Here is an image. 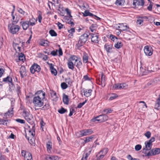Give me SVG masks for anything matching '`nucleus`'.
Wrapping results in <instances>:
<instances>
[{
  "instance_id": "nucleus-21",
  "label": "nucleus",
  "mask_w": 160,
  "mask_h": 160,
  "mask_svg": "<svg viewBox=\"0 0 160 160\" xmlns=\"http://www.w3.org/2000/svg\"><path fill=\"white\" fill-rule=\"evenodd\" d=\"M46 160H59V158L56 156L48 155L45 157Z\"/></svg>"
},
{
  "instance_id": "nucleus-26",
  "label": "nucleus",
  "mask_w": 160,
  "mask_h": 160,
  "mask_svg": "<svg viewBox=\"0 0 160 160\" xmlns=\"http://www.w3.org/2000/svg\"><path fill=\"white\" fill-rule=\"evenodd\" d=\"M50 68L52 74H53L54 76H56L57 74V72L55 68H54L53 65L52 64H50Z\"/></svg>"
},
{
  "instance_id": "nucleus-31",
  "label": "nucleus",
  "mask_w": 160,
  "mask_h": 160,
  "mask_svg": "<svg viewBox=\"0 0 160 160\" xmlns=\"http://www.w3.org/2000/svg\"><path fill=\"white\" fill-rule=\"evenodd\" d=\"M26 138L28 140L29 142L31 145H33L35 144L34 138H32V137L29 138L27 136H26Z\"/></svg>"
},
{
  "instance_id": "nucleus-34",
  "label": "nucleus",
  "mask_w": 160,
  "mask_h": 160,
  "mask_svg": "<svg viewBox=\"0 0 160 160\" xmlns=\"http://www.w3.org/2000/svg\"><path fill=\"white\" fill-rule=\"evenodd\" d=\"M82 14L83 15L84 17H86L87 16H90V17H93L94 15L92 13L90 12L88 10H86L84 11V12H82Z\"/></svg>"
},
{
  "instance_id": "nucleus-3",
  "label": "nucleus",
  "mask_w": 160,
  "mask_h": 160,
  "mask_svg": "<svg viewBox=\"0 0 160 160\" xmlns=\"http://www.w3.org/2000/svg\"><path fill=\"white\" fill-rule=\"evenodd\" d=\"M8 27L9 32L13 34H16L20 29V27L19 25L13 23L9 24Z\"/></svg>"
},
{
  "instance_id": "nucleus-35",
  "label": "nucleus",
  "mask_w": 160,
  "mask_h": 160,
  "mask_svg": "<svg viewBox=\"0 0 160 160\" xmlns=\"http://www.w3.org/2000/svg\"><path fill=\"white\" fill-rule=\"evenodd\" d=\"M100 79V82L102 85H103V86H105V77L104 74H102L101 77V78H99Z\"/></svg>"
},
{
  "instance_id": "nucleus-6",
  "label": "nucleus",
  "mask_w": 160,
  "mask_h": 160,
  "mask_svg": "<svg viewBox=\"0 0 160 160\" xmlns=\"http://www.w3.org/2000/svg\"><path fill=\"white\" fill-rule=\"evenodd\" d=\"M160 153V148H155L152 149L148 152H145L146 156H149L159 154Z\"/></svg>"
},
{
  "instance_id": "nucleus-9",
  "label": "nucleus",
  "mask_w": 160,
  "mask_h": 160,
  "mask_svg": "<svg viewBox=\"0 0 160 160\" xmlns=\"http://www.w3.org/2000/svg\"><path fill=\"white\" fill-rule=\"evenodd\" d=\"M13 108L12 106L8 112L4 113V117L3 118L6 119L12 117L13 115L14 111Z\"/></svg>"
},
{
  "instance_id": "nucleus-38",
  "label": "nucleus",
  "mask_w": 160,
  "mask_h": 160,
  "mask_svg": "<svg viewBox=\"0 0 160 160\" xmlns=\"http://www.w3.org/2000/svg\"><path fill=\"white\" fill-rule=\"evenodd\" d=\"M125 0H117L115 4L117 5L122 6L123 5Z\"/></svg>"
},
{
  "instance_id": "nucleus-32",
  "label": "nucleus",
  "mask_w": 160,
  "mask_h": 160,
  "mask_svg": "<svg viewBox=\"0 0 160 160\" xmlns=\"http://www.w3.org/2000/svg\"><path fill=\"white\" fill-rule=\"evenodd\" d=\"M51 97L52 100L53 101H56L58 99V97L56 94V93L53 91H52L51 93Z\"/></svg>"
},
{
  "instance_id": "nucleus-45",
  "label": "nucleus",
  "mask_w": 160,
  "mask_h": 160,
  "mask_svg": "<svg viewBox=\"0 0 160 160\" xmlns=\"http://www.w3.org/2000/svg\"><path fill=\"white\" fill-rule=\"evenodd\" d=\"M121 84H115L113 85V88L114 89L116 90L119 89H121V88L122 86H121Z\"/></svg>"
},
{
  "instance_id": "nucleus-10",
  "label": "nucleus",
  "mask_w": 160,
  "mask_h": 160,
  "mask_svg": "<svg viewBox=\"0 0 160 160\" xmlns=\"http://www.w3.org/2000/svg\"><path fill=\"white\" fill-rule=\"evenodd\" d=\"M144 51L147 56H150L153 53V49L150 46H145L144 48Z\"/></svg>"
},
{
  "instance_id": "nucleus-56",
  "label": "nucleus",
  "mask_w": 160,
  "mask_h": 160,
  "mask_svg": "<svg viewBox=\"0 0 160 160\" xmlns=\"http://www.w3.org/2000/svg\"><path fill=\"white\" fill-rule=\"evenodd\" d=\"M95 27V25L93 24H92L90 27L89 29L92 32H93L95 30V28H94Z\"/></svg>"
},
{
  "instance_id": "nucleus-20",
  "label": "nucleus",
  "mask_w": 160,
  "mask_h": 160,
  "mask_svg": "<svg viewBox=\"0 0 160 160\" xmlns=\"http://www.w3.org/2000/svg\"><path fill=\"white\" fill-rule=\"evenodd\" d=\"M145 147L143 149V152H146V151L147 150H150L152 146V144H150V143H148L147 142H145Z\"/></svg>"
},
{
  "instance_id": "nucleus-33",
  "label": "nucleus",
  "mask_w": 160,
  "mask_h": 160,
  "mask_svg": "<svg viewBox=\"0 0 160 160\" xmlns=\"http://www.w3.org/2000/svg\"><path fill=\"white\" fill-rule=\"evenodd\" d=\"M94 136L93 135L91 136L90 137H86L85 138V139L84 140L85 143H88L89 142H91L92 141V139L94 138Z\"/></svg>"
},
{
  "instance_id": "nucleus-49",
  "label": "nucleus",
  "mask_w": 160,
  "mask_h": 160,
  "mask_svg": "<svg viewBox=\"0 0 160 160\" xmlns=\"http://www.w3.org/2000/svg\"><path fill=\"white\" fill-rule=\"evenodd\" d=\"M49 108V105L48 104H45L41 108L42 110H46L48 109Z\"/></svg>"
},
{
  "instance_id": "nucleus-44",
  "label": "nucleus",
  "mask_w": 160,
  "mask_h": 160,
  "mask_svg": "<svg viewBox=\"0 0 160 160\" xmlns=\"http://www.w3.org/2000/svg\"><path fill=\"white\" fill-rule=\"evenodd\" d=\"M49 33L52 37L56 36L57 35V33L53 30H50L49 31Z\"/></svg>"
},
{
  "instance_id": "nucleus-53",
  "label": "nucleus",
  "mask_w": 160,
  "mask_h": 160,
  "mask_svg": "<svg viewBox=\"0 0 160 160\" xmlns=\"http://www.w3.org/2000/svg\"><path fill=\"white\" fill-rule=\"evenodd\" d=\"M112 111V110L109 108L105 109L103 110V113H104L105 114H106L110 113Z\"/></svg>"
},
{
  "instance_id": "nucleus-36",
  "label": "nucleus",
  "mask_w": 160,
  "mask_h": 160,
  "mask_svg": "<svg viewBox=\"0 0 160 160\" xmlns=\"http://www.w3.org/2000/svg\"><path fill=\"white\" fill-rule=\"evenodd\" d=\"M32 154L30 153L27 152V155L24 158V160H32Z\"/></svg>"
},
{
  "instance_id": "nucleus-11",
  "label": "nucleus",
  "mask_w": 160,
  "mask_h": 160,
  "mask_svg": "<svg viewBox=\"0 0 160 160\" xmlns=\"http://www.w3.org/2000/svg\"><path fill=\"white\" fill-rule=\"evenodd\" d=\"M108 151V149L107 148H103L99 152V154H100V155L98 157L97 159L100 160V159L102 158L107 153Z\"/></svg>"
},
{
  "instance_id": "nucleus-16",
  "label": "nucleus",
  "mask_w": 160,
  "mask_h": 160,
  "mask_svg": "<svg viewBox=\"0 0 160 160\" xmlns=\"http://www.w3.org/2000/svg\"><path fill=\"white\" fill-rule=\"evenodd\" d=\"M58 54L59 56H61L62 55L63 52L62 48H59V50L56 49V50H53L50 53V54L53 56H56L58 55Z\"/></svg>"
},
{
  "instance_id": "nucleus-57",
  "label": "nucleus",
  "mask_w": 160,
  "mask_h": 160,
  "mask_svg": "<svg viewBox=\"0 0 160 160\" xmlns=\"http://www.w3.org/2000/svg\"><path fill=\"white\" fill-rule=\"evenodd\" d=\"M142 148L141 145L140 144L136 145L135 146V149L136 151H138L140 150Z\"/></svg>"
},
{
  "instance_id": "nucleus-63",
  "label": "nucleus",
  "mask_w": 160,
  "mask_h": 160,
  "mask_svg": "<svg viewBox=\"0 0 160 160\" xmlns=\"http://www.w3.org/2000/svg\"><path fill=\"white\" fill-rule=\"evenodd\" d=\"M75 112V110L74 108H72L70 109V113L69 114V116H71L73 114L74 112Z\"/></svg>"
},
{
  "instance_id": "nucleus-5",
  "label": "nucleus",
  "mask_w": 160,
  "mask_h": 160,
  "mask_svg": "<svg viewBox=\"0 0 160 160\" xmlns=\"http://www.w3.org/2000/svg\"><path fill=\"white\" fill-rule=\"evenodd\" d=\"M108 117L105 114H102L96 117L95 118H93L92 119V121L93 122H95L98 121L100 122H105L108 119Z\"/></svg>"
},
{
  "instance_id": "nucleus-54",
  "label": "nucleus",
  "mask_w": 160,
  "mask_h": 160,
  "mask_svg": "<svg viewBox=\"0 0 160 160\" xmlns=\"http://www.w3.org/2000/svg\"><path fill=\"white\" fill-rule=\"evenodd\" d=\"M65 11L67 12V14L69 15V17L70 18H71L72 17V16L71 15V12L70 10L68 9V8H67L65 9Z\"/></svg>"
},
{
  "instance_id": "nucleus-43",
  "label": "nucleus",
  "mask_w": 160,
  "mask_h": 160,
  "mask_svg": "<svg viewBox=\"0 0 160 160\" xmlns=\"http://www.w3.org/2000/svg\"><path fill=\"white\" fill-rule=\"evenodd\" d=\"M77 62H78L76 65V67L77 68H81V66L82 65V63L80 58L78 59V60Z\"/></svg>"
},
{
  "instance_id": "nucleus-61",
  "label": "nucleus",
  "mask_w": 160,
  "mask_h": 160,
  "mask_svg": "<svg viewBox=\"0 0 160 160\" xmlns=\"http://www.w3.org/2000/svg\"><path fill=\"white\" fill-rule=\"evenodd\" d=\"M151 135V132L149 131H148L144 134V135L148 138L150 137Z\"/></svg>"
},
{
  "instance_id": "nucleus-30",
  "label": "nucleus",
  "mask_w": 160,
  "mask_h": 160,
  "mask_svg": "<svg viewBox=\"0 0 160 160\" xmlns=\"http://www.w3.org/2000/svg\"><path fill=\"white\" fill-rule=\"evenodd\" d=\"M52 144L51 142L48 141L46 143V147L48 152H51V150L52 148Z\"/></svg>"
},
{
  "instance_id": "nucleus-48",
  "label": "nucleus",
  "mask_w": 160,
  "mask_h": 160,
  "mask_svg": "<svg viewBox=\"0 0 160 160\" xmlns=\"http://www.w3.org/2000/svg\"><path fill=\"white\" fill-rule=\"evenodd\" d=\"M91 150H90L88 151V152L86 153L85 154H83V155H84V160H87V158L88 157V156L90 155L91 152Z\"/></svg>"
},
{
  "instance_id": "nucleus-14",
  "label": "nucleus",
  "mask_w": 160,
  "mask_h": 160,
  "mask_svg": "<svg viewBox=\"0 0 160 160\" xmlns=\"http://www.w3.org/2000/svg\"><path fill=\"white\" fill-rule=\"evenodd\" d=\"M22 19L21 21L20 24L21 25L22 27V28L24 30H26L27 29V28H28L29 25V22L28 21H22Z\"/></svg>"
},
{
  "instance_id": "nucleus-64",
  "label": "nucleus",
  "mask_w": 160,
  "mask_h": 160,
  "mask_svg": "<svg viewBox=\"0 0 160 160\" xmlns=\"http://www.w3.org/2000/svg\"><path fill=\"white\" fill-rule=\"evenodd\" d=\"M143 20L142 18L139 19L137 20V23L139 25L141 24L143 22Z\"/></svg>"
},
{
  "instance_id": "nucleus-51",
  "label": "nucleus",
  "mask_w": 160,
  "mask_h": 160,
  "mask_svg": "<svg viewBox=\"0 0 160 160\" xmlns=\"http://www.w3.org/2000/svg\"><path fill=\"white\" fill-rule=\"evenodd\" d=\"M61 87L62 89H64L67 88L68 85L65 82H62L61 84Z\"/></svg>"
},
{
  "instance_id": "nucleus-12",
  "label": "nucleus",
  "mask_w": 160,
  "mask_h": 160,
  "mask_svg": "<svg viewBox=\"0 0 160 160\" xmlns=\"http://www.w3.org/2000/svg\"><path fill=\"white\" fill-rule=\"evenodd\" d=\"M91 36V41L92 42L97 43L98 42V36L97 33H90Z\"/></svg>"
},
{
  "instance_id": "nucleus-58",
  "label": "nucleus",
  "mask_w": 160,
  "mask_h": 160,
  "mask_svg": "<svg viewBox=\"0 0 160 160\" xmlns=\"http://www.w3.org/2000/svg\"><path fill=\"white\" fill-rule=\"evenodd\" d=\"M121 85L122 86L121 89H126L128 88V85L126 83H121Z\"/></svg>"
},
{
  "instance_id": "nucleus-19",
  "label": "nucleus",
  "mask_w": 160,
  "mask_h": 160,
  "mask_svg": "<svg viewBox=\"0 0 160 160\" xmlns=\"http://www.w3.org/2000/svg\"><path fill=\"white\" fill-rule=\"evenodd\" d=\"M2 81L6 83H10L12 85H13L12 78L9 76H7L6 78H3Z\"/></svg>"
},
{
  "instance_id": "nucleus-52",
  "label": "nucleus",
  "mask_w": 160,
  "mask_h": 160,
  "mask_svg": "<svg viewBox=\"0 0 160 160\" xmlns=\"http://www.w3.org/2000/svg\"><path fill=\"white\" fill-rule=\"evenodd\" d=\"M87 100H85V101L82 103H80L77 106V108H81L87 102Z\"/></svg>"
},
{
  "instance_id": "nucleus-50",
  "label": "nucleus",
  "mask_w": 160,
  "mask_h": 160,
  "mask_svg": "<svg viewBox=\"0 0 160 160\" xmlns=\"http://www.w3.org/2000/svg\"><path fill=\"white\" fill-rule=\"evenodd\" d=\"M58 111L60 114H63L67 111V110L62 108L61 109L58 110Z\"/></svg>"
},
{
  "instance_id": "nucleus-2",
  "label": "nucleus",
  "mask_w": 160,
  "mask_h": 160,
  "mask_svg": "<svg viewBox=\"0 0 160 160\" xmlns=\"http://www.w3.org/2000/svg\"><path fill=\"white\" fill-rule=\"evenodd\" d=\"M88 38V35L86 33H84L81 35L79 38L78 43L76 45V48L78 49H79V48L84 45L87 41Z\"/></svg>"
},
{
  "instance_id": "nucleus-46",
  "label": "nucleus",
  "mask_w": 160,
  "mask_h": 160,
  "mask_svg": "<svg viewBox=\"0 0 160 160\" xmlns=\"http://www.w3.org/2000/svg\"><path fill=\"white\" fill-rule=\"evenodd\" d=\"M18 11L19 13L23 15H24L25 14L27 15V13L20 8H18Z\"/></svg>"
},
{
  "instance_id": "nucleus-24",
  "label": "nucleus",
  "mask_w": 160,
  "mask_h": 160,
  "mask_svg": "<svg viewBox=\"0 0 160 160\" xmlns=\"http://www.w3.org/2000/svg\"><path fill=\"white\" fill-rule=\"evenodd\" d=\"M104 48L107 52H110L113 46L111 44H109L108 43H107L105 45Z\"/></svg>"
},
{
  "instance_id": "nucleus-40",
  "label": "nucleus",
  "mask_w": 160,
  "mask_h": 160,
  "mask_svg": "<svg viewBox=\"0 0 160 160\" xmlns=\"http://www.w3.org/2000/svg\"><path fill=\"white\" fill-rule=\"evenodd\" d=\"M40 44L43 46H47L48 45V42L47 40H42L40 43Z\"/></svg>"
},
{
  "instance_id": "nucleus-25",
  "label": "nucleus",
  "mask_w": 160,
  "mask_h": 160,
  "mask_svg": "<svg viewBox=\"0 0 160 160\" xmlns=\"http://www.w3.org/2000/svg\"><path fill=\"white\" fill-rule=\"evenodd\" d=\"M35 125H33L32 126V129L29 130V134L30 136V137H32L34 138L35 135Z\"/></svg>"
},
{
  "instance_id": "nucleus-4",
  "label": "nucleus",
  "mask_w": 160,
  "mask_h": 160,
  "mask_svg": "<svg viewBox=\"0 0 160 160\" xmlns=\"http://www.w3.org/2000/svg\"><path fill=\"white\" fill-rule=\"evenodd\" d=\"M22 115L29 123H31V121L33 118L32 115L30 113V111L27 109H24L23 110Z\"/></svg>"
},
{
  "instance_id": "nucleus-29",
  "label": "nucleus",
  "mask_w": 160,
  "mask_h": 160,
  "mask_svg": "<svg viewBox=\"0 0 160 160\" xmlns=\"http://www.w3.org/2000/svg\"><path fill=\"white\" fill-rule=\"evenodd\" d=\"M67 65L68 68L72 70H73L74 68V64L72 61L68 60L67 62Z\"/></svg>"
},
{
  "instance_id": "nucleus-15",
  "label": "nucleus",
  "mask_w": 160,
  "mask_h": 160,
  "mask_svg": "<svg viewBox=\"0 0 160 160\" xmlns=\"http://www.w3.org/2000/svg\"><path fill=\"white\" fill-rule=\"evenodd\" d=\"M92 90L91 89H87L84 88L82 89L81 91V94L83 93L84 95L86 97H88L91 95Z\"/></svg>"
},
{
  "instance_id": "nucleus-59",
  "label": "nucleus",
  "mask_w": 160,
  "mask_h": 160,
  "mask_svg": "<svg viewBox=\"0 0 160 160\" xmlns=\"http://www.w3.org/2000/svg\"><path fill=\"white\" fill-rule=\"evenodd\" d=\"M66 83H68V84L71 85L72 84V82L70 78H68L65 80Z\"/></svg>"
},
{
  "instance_id": "nucleus-18",
  "label": "nucleus",
  "mask_w": 160,
  "mask_h": 160,
  "mask_svg": "<svg viewBox=\"0 0 160 160\" xmlns=\"http://www.w3.org/2000/svg\"><path fill=\"white\" fill-rule=\"evenodd\" d=\"M119 24L120 26H118V28H120V30L121 31H126L129 28V27L127 25L126 23H119Z\"/></svg>"
},
{
  "instance_id": "nucleus-39",
  "label": "nucleus",
  "mask_w": 160,
  "mask_h": 160,
  "mask_svg": "<svg viewBox=\"0 0 160 160\" xmlns=\"http://www.w3.org/2000/svg\"><path fill=\"white\" fill-rule=\"evenodd\" d=\"M123 44L121 42H118L116 44H115V47L118 49H119L121 48Z\"/></svg>"
},
{
  "instance_id": "nucleus-41",
  "label": "nucleus",
  "mask_w": 160,
  "mask_h": 160,
  "mask_svg": "<svg viewBox=\"0 0 160 160\" xmlns=\"http://www.w3.org/2000/svg\"><path fill=\"white\" fill-rule=\"evenodd\" d=\"M79 58L75 55H72L70 57V60H71V61L75 60V62H77L78 61Z\"/></svg>"
},
{
  "instance_id": "nucleus-1",
  "label": "nucleus",
  "mask_w": 160,
  "mask_h": 160,
  "mask_svg": "<svg viewBox=\"0 0 160 160\" xmlns=\"http://www.w3.org/2000/svg\"><path fill=\"white\" fill-rule=\"evenodd\" d=\"M45 92L42 90L36 92L32 101L34 106L38 107L42 106L44 104V100L45 98Z\"/></svg>"
},
{
  "instance_id": "nucleus-7",
  "label": "nucleus",
  "mask_w": 160,
  "mask_h": 160,
  "mask_svg": "<svg viewBox=\"0 0 160 160\" xmlns=\"http://www.w3.org/2000/svg\"><path fill=\"white\" fill-rule=\"evenodd\" d=\"M93 132L91 129H84L79 132V137H82L83 136L89 135Z\"/></svg>"
},
{
  "instance_id": "nucleus-55",
  "label": "nucleus",
  "mask_w": 160,
  "mask_h": 160,
  "mask_svg": "<svg viewBox=\"0 0 160 160\" xmlns=\"http://www.w3.org/2000/svg\"><path fill=\"white\" fill-rule=\"evenodd\" d=\"M15 121L17 122L22 124H24L25 123V121L24 120L20 119H17L15 120Z\"/></svg>"
},
{
  "instance_id": "nucleus-62",
  "label": "nucleus",
  "mask_w": 160,
  "mask_h": 160,
  "mask_svg": "<svg viewBox=\"0 0 160 160\" xmlns=\"http://www.w3.org/2000/svg\"><path fill=\"white\" fill-rule=\"evenodd\" d=\"M110 38L112 40V41H114L115 39H117L118 38L116 37L115 36H114L112 35H111L110 36Z\"/></svg>"
},
{
  "instance_id": "nucleus-47",
  "label": "nucleus",
  "mask_w": 160,
  "mask_h": 160,
  "mask_svg": "<svg viewBox=\"0 0 160 160\" xmlns=\"http://www.w3.org/2000/svg\"><path fill=\"white\" fill-rule=\"evenodd\" d=\"M118 97V96L115 93L112 94V96L110 97L109 98V100H113L116 98L117 97Z\"/></svg>"
},
{
  "instance_id": "nucleus-60",
  "label": "nucleus",
  "mask_w": 160,
  "mask_h": 160,
  "mask_svg": "<svg viewBox=\"0 0 160 160\" xmlns=\"http://www.w3.org/2000/svg\"><path fill=\"white\" fill-rule=\"evenodd\" d=\"M20 89V87L19 85H17L16 87V91L18 95L19 94H20L21 93Z\"/></svg>"
},
{
  "instance_id": "nucleus-22",
  "label": "nucleus",
  "mask_w": 160,
  "mask_h": 160,
  "mask_svg": "<svg viewBox=\"0 0 160 160\" xmlns=\"http://www.w3.org/2000/svg\"><path fill=\"white\" fill-rule=\"evenodd\" d=\"M62 96V100L64 103L66 105H68L69 101L68 96L65 94L63 93Z\"/></svg>"
},
{
  "instance_id": "nucleus-8",
  "label": "nucleus",
  "mask_w": 160,
  "mask_h": 160,
  "mask_svg": "<svg viewBox=\"0 0 160 160\" xmlns=\"http://www.w3.org/2000/svg\"><path fill=\"white\" fill-rule=\"evenodd\" d=\"M30 70L31 73L34 74L35 72H39L41 70V68L37 64L34 63L31 67Z\"/></svg>"
},
{
  "instance_id": "nucleus-37",
  "label": "nucleus",
  "mask_w": 160,
  "mask_h": 160,
  "mask_svg": "<svg viewBox=\"0 0 160 160\" xmlns=\"http://www.w3.org/2000/svg\"><path fill=\"white\" fill-rule=\"evenodd\" d=\"M18 59L19 61H21L22 62H23L25 60L24 55L22 53H20L18 56Z\"/></svg>"
},
{
  "instance_id": "nucleus-28",
  "label": "nucleus",
  "mask_w": 160,
  "mask_h": 160,
  "mask_svg": "<svg viewBox=\"0 0 160 160\" xmlns=\"http://www.w3.org/2000/svg\"><path fill=\"white\" fill-rule=\"evenodd\" d=\"M8 120L0 118V125H3L7 126L8 125Z\"/></svg>"
},
{
  "instance_id": "nucleus-42",
  "label": "nucleus",
  "mask_w": 160,
  "mask_h": 160,
  "mask_svg": "<svg viewBox=\"0 0 160 160\" xmlns=\"http://www.w3.org/2000/svg\"><path fill=\"white\" fill-rule=\"evenodd\" d=\"M35 20L34 18H31L29 19V25L31 26H33L35 24Z\"/></svg>"
},
{
  "instance_id": "nucleus-17",
  "label": "nucleus",
  "mask_w": 160,
  "mask_h": 160,
  "mask_svg": "<svg viewBox=\"0 0 160 160\" xmlns=\"http://www.w3.org/2000/svg\"><path fill=\"white\" fill-rule=\"evenodd\" d=\"M19 73L21 77L22 78L26 75V70L25 66H22L21 67L20 69Z\"/></svg>"
},
{
  "instance_id": "nucleus-13",
  "label": "nucleus",
  "mask_w": 160,
  "mask_h": 160,
  "mask_svg": "<svg viewBox=\"0 0 160 160\" xmlns=\"http://www.w3.org/2000/svg\"><path fill=\"white\" fill-rule=\"evenodd\" d=\"M144 2L143 0H134L133 5L136 7L138 6H142L144 5Z\"/></svg>"
},
{
  "instance_id": "nucleus-23",
  "label": "nucleus",
  "mask_w": 160,
  "mask_h": 160,
  "mask_svg": "<svg viewBox=\"0 0 160 160\" xmlns=\"http://www.w3.org/2000/svg\"><path fill=\"white\" fill-rule=\"evenodd\" d=\"M155 109L157 110L160 109V93L159 97L156 100V103L155 105Z\"/></svg>"
},
{
  "instance_id": "nucleus-27",
  "label": "nucleus",
  "mask_w": 160,
  "mask_h": 160,
  "mask_svg": "<svg viewBox=\"0 0 160 160\" xmlns=\"http://www.w3.org/2000/svg\"><path fill=\"white\" fill-rule=\"evenodd\" d=\"M82 60L83 62L84 63H86L88 61V54L85 52L83 53Z\"/></svg>"
}]
</instances>
